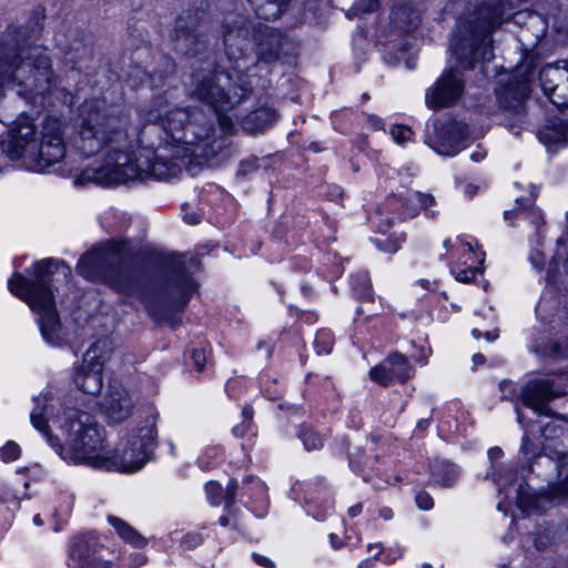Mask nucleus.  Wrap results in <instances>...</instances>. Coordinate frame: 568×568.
Here are the masks:
<instances>
[{"label":"nucleus","mask_w":568,"mask_h":568,"mask_svg":"<svg viewBox=\"0 0 568 568\" xmlns=\"http://www.w3.org/2000/svg\"><path fill=\"white\" fill-rule=\"evenodd\" d=\"M143 116L162 125L164 145L158 151L141 149L138 154L130 153L125 149L128 116L108 112L103 101H84L79 108L75 148L84 156L102 150L106 153L103 163L83 170L75 184L115 185L150 176L166 180L193 164L210 161L225 148V141L215 138L213 123L201 112L171 108L163 97L156 98Z\"/></svg>","instance_id":"nucleus-1"},{"label":"nucleus","mask_w":568,"mask_h":568,"mask_svg":"<svg viewBox=\"0 0 568 568\" xmlns=\"http://www.w3.org/2000/svg\"><path fill=\"white\" fill-rule=\"evenodd\" d=\"M225 52L233 63L229 71H214L203 75L194 85L193 94L216 112L229 111L247 99L252 84L246 71L255 64L248 51L255 45L256 59L273 62L280 58L283 36L266 24L250 26L243 17L226 20L223 24Z\"/></svg>","instance_id":"nucleus-2"},{"label":"nucleus","mask_w":568,"mask_h":568,"mask_svg":"<svg viewBox=\"0 0 568 568\" xmlns=\"http://www.w3.org/2000/svg\"><path fill=\"white\" fill-rule=\"evenodd\" d=\"M77 272L87 280L106 283L120 293L139 294L148 312L159 322L168 321L166 312H182L196 291V283L184 272H178L154 296L143 293L138 271L126 261L123 245L115 242L84 254Z\"/></svg>","instance_id":"nucleus-3"},{"label":"nucleus","mask_w":568,"mask_h":568,"mask_svg":"<svg viewBox=\"0 0 568 568\" xmlns=\"http://www.w3.org/2000/svg\"><path fill=\"white\" fill-rule=\"evenodd\" d=\"M14 30L0 40V98L7 90L24 98L42 94L57 85L51 59L42 48L20 42Z\"/></svg>","instance_id":"nucleus-4"},{"label":"nucleus","mask_w":568,"mask_h":568,"mask_svg":"<svg viewBox=\"0 0 568 568\" xmlns=\"http://www.w3.org/2000/svg\"><path fill=\"white\" fill-rule=\"evenodd\" d=\"M61 272L64 277L71 274L63 263L53 260H42L34 264V281L24 278L16 273L8 282L9 291L23 300L39 315V324L43 338L50 344L59 343L60 321L55 308L54 295L49 285L50 276Z\"/></svg>","instance_id":"nucleus-5"},{"label":"nucleus","mask_w":568,"mask_h":568,"mask_svg":"<svg viewBox=\"0 0 568 568\" xmlns=\"http://www.w3.org/2000/svg\"><path fill=\"white\" fill-rule=\"evenodd\" d=\"M60 427L65 436L64 447H60L61 457L77 465L102 468L105 464V436L91 414L68 408L63 413Z\"/></svg>","instance_id":"nucleus-6"},{"label":"nucleus","mask_w":568,"mask_h":568,"mask_svg":"<svg viewBox=\"0 0 568 568\" xmlns=\"http://www.w3.org/2000/svg\"><path fill=\"white\" fill-rule=\"evenodd\" d=\"M501 18L503 10L498 3L484 2L470 20L459 22L449 48L463 68H473L479 51L483 60L493 58L489 36L501 22Z\"/></svg>","instance_id":"nucleus-7"},{"label":"nucleus","mask_w":568,"mask_h":568,"mask_svg":"<svg viewBox=\"0 0 568 568\" xmlns=\"http://www.w3.org/2000/svg\"><path fill=\"white\" fill-rule=\"evenodd\" d=\"M500 398L509 400L516 406L518 402L539 415H550L548 403L565 394V385L549 378H534L528 381L519 389L511 381L499 383Z\"/></svg>","instance_id":"nucleus-8"},{"label":"nucleus","mask_w":568,"mask_h":568,"mask_svg":"<svg viewBox=\"0 0 568 568\" xmlns=\"http://www.w3.org/2000/svg\"><path fill=\"white\" fill-rule=\"evenodd\" d=\"M156 435L154 417L146 418L144 424L139 427L138 434L130 436L121 450L112 456L104 454L105 464L103 467L122 473H133L141 469L149 460L151 449L155 446Z\"/></svg>","instance_id":"nucleus-9"},{"label":"nucleus","mask_w":568,"mask_h":568,"mask_svg":"<svg viewBox=\"0 0 568 568\" xmlns=\"http://www.w3.org/2000/svg\"><path fill=\"white\" fill-rule=\"evenodd\" d=\"M65 156L63 125L58 119H47L42 125L40 141L27 149V162L34 171H43Z\"/></svg>","instance_id":"nucleus-10"},{"label":"nucleus","mask_w":568,"mask_h":568,"mask_svg":"<svg viewBox=\"0 0 568 568\" xmlns=\"http://www.w3.org/2000/svg\"><path fill=\"white\" fill-rule=\"evenodd\" d=\"M36 125L27 115H20L10 126L6 138L0 141V149L11 160L24 158L27 160V149L37 141Z\"/></svg>","instance_id":"nucleus-11"},{"label":"nucleus","mask_w":568,"mask_h":568,"mask_svg":"<svg viewBox=\"0 0 568 568\" xmlns=\"http://www.w3.org/2000/svg\"><path fill=\"white\" fill-rule=\"evenodd\" d=\"M464 92V80L455 69L446 70L426 93V103L432 109L447 108Z\"/></svg>","instance_id":"nucleus-12"},{"label":"nucleus","mask_w":568,"mask_h":568,"mask_svg":"<svg viewBox=\"0 0 568 568\" xmlns=\"http://www.w3.org/2000/svg\"><path fill=\"white\" fill-rule=\"evenodd\" d=\"M541 88L549 100L558 106L568 105V62L549 64L540 70Z\"/></svg>","instance_id":"nucleus-13"},{"label":"nucleus","mask_w":568,"mask_h":568,"mask_svg":"<svg viewBox=\"0 0 568 568\" xmlns=\"http://www.w3.org/2000/svg\"><path fill=\"white\" fill-rule=\"evenodd\" d=\"M413 375V367L407 358L398 353H394L385 358L381 364L369 371L371 379L382 386H388L397 381L406 382Z\"/></svg>","instance_id":"nucleus-14"},{"label":"nucleus","mask_w":568,"mask_h":568,"mask_svg":"<svg viewBox=\"0 0 568 568\" xmlns=\"http://www.w3.org/2000/svg\"><path fill=\"white\" fill-rule=\"evenodd\" d=\"M102 410L114 423L126 419L133 409V402L128 390L120 384H111L101 404Z\"/></svg>","instance_id":"nucleus-15"},{"label":"nucleus","mask_w":568,"mask_h":568,"mask_svg":"<svg viewBox=\"0 0 568 568\" xmlns=\"http://www.w3.org/2000/svg\"><path fill=\"white\" fill-rule=\"evenodd\" d=\"M102 548L103 546L99 542L97 536L92 534L77 536L70 545V557L75 567L79 568L81 562L97 557Z\"/></svg>","instance_id":"nucleus-16"},{"label":"nucleus","mask_w":568,"mask_h":568,"mask_svg":"<svg viewBox=\"0 0 568 568\" xmlns=\"http://www.w3.org/2000/svg\"><path fill=\"white\" fill-rule=\"evenodd\" d=\"M102 371L99 364H95L93 367L82 362L74 374V383L82 392L97 395L103 386Z\"/></svg>","instance_id":"nucleus-17"},{"label":"nucleus","mask_w":568,"mask_h":568,"mask_svg":"<svg viewBox=\"0 0 568 568\" xmlns=\"http://www.w3.org/2000/svg\"><path fill=\"white\" fill-rule=\"evenodd\" d=\"M535 197L536 195L531 194L527 199L516 200L517 207L513 211H506L505 219L519 217L529 221L535 227H539L544 223V217L541 212L534 207Z\"/></svg>","instance_id":"nucleus-18"},{"label":"nucleus","mask_w":568,"mask_h":568,"mask_svg":"<svg viewBox=\"0 0 568 568\" xmlns=\"http://www.w3.org/2000/svg\"><path fill=\"white\" fill-rule=\"evenodd\" d=\"M52 412H53L52 406L49 407L47 404H40V400H39L37 406L31 412L30 418H31L32 425L37 429H39L40 432H42L44 434L48 442L52 446H57L58 439L54 438L52 435H50L49 430H48V423L51 422V423L55 424L57 422H59L55 418V416L52 415Z\"/></svg>","instance_id":"nucleus-19"},{"label":"nucleus","mask_w":568,"mask_h":568,"mask_svg":"<svg viewBox=\"0 0 568 568\" xmlns=\"http://www.w3.org/2000/svg\"><path fill=\"white\" fill-rule=\"evenodd\" d=\"M112 351L113 343L109 337L98 339L88 348L82 362L93 367L99 364L100 369H103L104 363L111 357Z\"/></svg>","instance_id":"nucleus-20"},{"label":"nucleus","mask_w":568,"mask_h":568,"mask_svg":"<svg viewBox=\"0 0 568 568\" xmlns=\"http://www.w3.org/2000/svg\"><path fill=\"white\" fill-rule=\"evenodd\" d=\"M176 47L186 53H196L204 45V40L194 29H186L180 20L176 29Z\"/></svg>","instance_id":"nucleus-21"},{"label":"nucleus","mask_w":568,"mask_h":568,"mask_svg":"<svg viewBox=\"0 0 568 568\" xmlns=\"http://www.w3.org/2000/svg\"><path fill=\"white\" fill-rule=\"evenodd\" d=\"M539 138L544 143L566 144L568 142V123L558 118L550 119Z\"/></svg>","instance_id":"nucleus-22"},{"label":"nucleus","mask_w":568,"mask_h":568,"mask_svg":"<svg viewBox=\"0 0 568 568\" xmlns=\"http://www.w3.org/2000/svg\"><path fill=\"white\" fill-rule=\"evenodd\" d=\"M108 523L114 528L115 532L123 541L136 548H142L146 545V539L121 518L109 516Z\"/></svg>","instance_id":"nucleus-23"},{"label":"nucleus","mask_w":568,"mask_h":568,"mask_svg":"<svg viewBox=\"0 0 568 568\" xmlns=\"http://www.w3.org/2000/svg\"><path fill=\"white\" fill-rule=\"evenodd\" d=\"M468 126L462 123H452L447 133L443 138L442 146H449L452 151H442L439 153L446 155H454L458 152V144L464 142L468 138Z\"/></svg>","instance_id":"nucleus-24"},{"label":"nucleus","mask_w":568,"mask_h":568,"mask_svg":"<svg viewBox=\"0 0 568 568\" xmlns=\"http://www.w3.org/2000/svg\"><path fill=\"white\" fill-rule=\"evenodd\" d=\"M433 477L440 485L450 486L458 476L456 467L447 462H438L432 466Z\"/></svg>","instance_id":"nucleus-25"},{"label":"nucleus","mask_w":568,"mask_h":568,"mask_svg":"<svg viewBox=\"0 0 568 568\" xmlns=\"http://www.w3.org/2000/svg\"><path fill=\"white\" fill-rule=\"evenodd\" d=\"M256 14L265 20L280 17V6L276 0H248Z\"/></svg>","instance_id":"nucleus-26"},{"label":"nucleus","mask_w":568,"mask_h":568,"mask_svg":"<svg viewBox=\"0 0 568 568\" xmlns=\"http://www.w3.org/2000/svg\"><path fill=\"white\" fill-rule=\"evenodd\" d=\"M351 284L359 297H371V281L366 272H358L355 275H352Z\"/></svg>","instance_id":"nucleus-27"},{"label":"nucleus","mask_w":568,"mask_h":568,"mask_svg":"<svg viewBox=\"0 0 568 568\" xmlns=\"http://www.w3.org/2000/svg\"><path fill=\"white\" fill-rule=\"evenodd\" d=\"M407 202L413 206V215H415L418 210L427 209L435 204V199L430 194L420 193L418 191L409 192Z\"/></svg>","instance_id":"nucleus-28"},{"label":"nucleus","mask_w":568,"mask_h":568,"mask_svg":"<svg viewBox=\"0 0 568 568\" xmlns=\"http://www.w3.org/2000/svg\"><path fill=\"white\" fill-rule=\"evenodd\" d=\"M497 98L499 104L505 109H516L521 103V94L511 93L509 90L504 89L501 91H497Z\"/></svg>","instance_id":"nucleus-29"},{"label":"nucleus","mask_w":568,"mask_h":568,"mask_svg":"<svg viewBox=\"0 0 568 568\" xmlns=\"http://www.w3.org/2000/svg\"><path fill=\"white\" fill-rule=\"evenodd\" d=\"M300 438L307 450L318 449L323 444L321 436L311 428H303Z\"/></svg>","instance_id":"nucleus-30"},{"label":"nucleus","mask_w":568,"mask_h":568,"mask_svg":"<svg viewBox=\"0 0 568 568\" xmlns=\"http://www.w3.org/2000/svg\"><path fill=\"white\" fill-rule=\"evenodd\" d=\"M205 493L207 496V500L212 506H219L224 498L223 488L216 481H209L205 485Z\"/></svg>","instance_id":"nucleus-31"},{"label":"nucleus","mask_w":568,"mask_h":568,"mask_svg":"<svg viewBox=\"0 0 568 568\" xmlns=\"http://www.w3.org/2000/svg\"><path fill=\"white\" fill-rule=\"evenodd\" d=\"M274 119V113L272 110L263 108L258 109L252 114L248 115L246 120V124L248 125L250 122H262L257 123L256 128L262 129L264 123L270 122Z\"/></svg>","instance_id":"nucleus-32"},{"label":"nucleus","mask_w":568,"mask_h":568,"mask_svg":"<svg viewBox=\"0 0 568 568\" xmlns=\"http://www.w3.org/2000/svg\"><path fill=\"white\" fill-rule=\"evenodd\" d=\"M21 448L20 446L14 442H8L2 448H1V459L4 463L17 460L20 457Z\"/></svg>","instance_id":"nucleus-33"},{"label":"nucleus","mask_w":568,"mask_h":568,"mask_svg":"<svg viewBox=\"0 0 568 568\" xmlns=\"http://www.w3.org/2000/svg\"><path fill=\"white\" fill-rule=\"evenodd\" d=\"M390 134L397 143H404L410 139L412 131L403 125H395L390 130Z\"/></svg>","instance_id":"nucleus-34"},{"label":"nucleus","mask_w":568,"mask_h":568,"mask_svg":"<svg viewBox=\"0 0 568 568\" xmlns=\"http://www.w3.org/2000/svg\"><path fill=\"white\" fill-rule=\"evenodd\" d=\"M416 505L422 510H429L434 506L433 497L426 491H419L415 497Z\"/></svg>","instance_id":"nucleus-35"},{"label":"nucleus","mask_w":568,"mask_h":568,"mask_svg":"<svg viewBox=\"0 0 568 568\" xmlns=\"http://www.w3.org/2000/svg\"><path fill=\"white\" fill-rule=\"evenodd\" d=\"M202 542V537L197 532L186 534L182 539V546L186 549H193Z\"/></svg>","instance_id":"nucleus-36"},{"label":"nucleus","mask_w":568,"mask_h":568,"mask_svg":"<svg viewBox=\"0 0 568 568\" xmlns=\"http://www.w3.org/2000/svg\"><path fill=\"white\" fill-rule=\"evenodd\" d=\"M79 568H110V564L106 560H103L99 556L92 557L91 560H87L81 562Z\"/></svg>","instance_id":"nucleus-37"},{"label":"nucleus","mask_w":568,"mask_h":568,"mask_svg":"<svg viewBox=\"0 0 568 568\" xmlns=\"http://www.w3.org/2000/svg\"><path fill=\"white\" fill-rule=\"evenodd\" d=\"M236 489L237 481L235 479L230 480L224 494V501L226 507H230L233 504Z\"/></svg>","instance_id":"nucleus-38"},{"label":"nucleus","mask_w":568,"mask_h":568,"mask_svg":"<svg viewBox=\"0 0 568 568\" xmlns=\"http://www.w3.org/2000/svg\"><path fill=\"white\" fill-rule=\"evenodd\" d=\"M257 168V159L252 158L241 162L239 174L245 175Z\"/></svg>","instance_id":"nucleus-39"},{"label":"nucleus","mask_w":568,"mask_h":568,"mask_svg":"<svg viewBox=\"0 0 568 568\" xmlns=\"http://www.w3.org/2000/svg\"><path fill=\"white\" fill-rule=\"evenodd\" d=\"M192 359L194 363V366L197 368V371H202L205 365V353L203 349H194L192 352Z\"/></svg>","instance_id":"nucleus-40"},{"label":"nucleus","mask_w":568,"mask_h":568,"mask_svg":"<svg viewBox=\"0 0 568 568\" xmlns=\"http://www.w3.org/2000/svg\"><path fill=\"white\" fill-rule=\"evenodd\" d=\"M475 275H476V270H474V268L463 270L457 273L456 280L458 282L469 283L475 278Z\"/></svg>","instance_id":"nucleus-41"},{"label":"nucleus","mask_w":568,"mask_h":568,"mask_svg":"<svg viewBox=\"0 0 568 568\" xmlns=\"http://www.w3.org/2000/svg\"><path fill=\"white\" fill-rule=\"evenodd\" d=\"M253 559H254V561L257 565H260L262 567H265V568H273L274 567V562L271 559H268V558H266V557H264L262 555H258V554L254 552L253 554Z\"/></svg>","instance_id":"nucleus-42"},{"label":"nucleus","mask_w":568,"mask_h":568,"mask_svg":"<svg viewBox=\"0 0 568 568\" xmlns=\"http://www.w3.org/2000/svg\"><path fill=\"white\" fill-rule=\"evenodd\" d=\"M361 8L366 12H373L378 8V0H362Z\"/></svg>","instance_id":"nucleus-43"},{"label":"nucleus","mask_w":568,"mask_h":568,"mask_svg":"<svg viewBox=\"0 0 568 568\" xmlns=\"http://www.w3.org/2000/svg\"><path fill=\"white\" fill-rule=\"evenodd\" d=\"M219 123L223 132L227 133L232 129V121L227 116H219Z\"/></svg>","instance_id":"nucleus-44"},{"label":"nucleus","mask_w":568,"mask_h":568,"mask_svg":"<svg viewBox=\"0 0 568 568\" xmlns=\"http://www.w3.org/2000/svg\"><path fill=\"white\" fill-rule=\"evenodd\" d=\"M368 551L369 552H373V560L376 559L378 557V555L381 554L382 551V547L379 545H369L368 546Z\"/></svg>","instance_id":"nucleus-45"},{"label":"nucleus","mask_w":568,"mask_h":568,"mask_svg":"<svg viewBox=\"0 0 568 568\" xmlns=\"http://www.w3.org/2000/svg\"><path fill=\"white\" fill-rule=\"evenodd\" d=\"M362 511V505L361 504H357L355 506H352L349 507L348 509V514L352 516V517H355L357 515H359Z\"/></svg>","instance_id":"nucleus-46"},{"label":"nucleus","mask_w":568,"mask_h":568,"mask_svg":"<svg viewBox=\"0 0 568 568\" xmlns=\"http://www.w3.org/2000/svg\"><path fill=\"white\" fill-rule=\"evenodd\" d=\"M379 514H381V517H383L385 520H389V519H392V517H393V511H392V509H390V508H387V507H385V508L381 509V513H379Z\"/></svg>","instance_id":"nucleus-47"},{"label":"nucleus","mask_w":568,"mask_h":568,"mask_svg":"<svg viewBox=\"0 0 568 568\" xmlns=\"http://www.w3.org/2000/svg\"><path fill=\"white\" fill-rule=\"evenodd\" d=\"M488 455L491 459L499 458L501 456V450L498 447H494L489 449Z\"/></svg>","instance_id":"nucleus-48"},{"label":"nucleus","mask_w":568,"mask_h":568,"mask_svg":"<svg viewBox=\"0 0 568 568\" xmlns=\"http://www.w3.org/2000/svg\"><path fill=\"white\" fill-rule=\"evenodd\" d=\"M373 565H374V560L372 558H367V559L362 560L358 564V568H372Z\"/></svg>","instance_id":"nucleus-49"},{"label":"nucleus","mask_w":568,"mask_h":568,"mask_svg":"<svg viewBox=\"0 0 568 568\" xmlns=\"http://www.w3.org/2000/svg\"><path fill=\"white\" fill-rule=\"evenodd\" d=\"M329 539H331V544L334 548L337 549L342 546L341 540L338 539V537L335 534H331Z\"/></svg>","instance_id":"nucleus-50"},{"label":"nucleus","mask_w":568,"mask_h":568,"mask_svg":"<svg viewBox=\"0 0 568 568\" xmlns=\"http://www.w3.org/2000/svg\"><path fill=\"white\" fill-rule=\"evenodd\" d=\"M184 220H185V222H187L189 224H197V223H199V217H197L195 214L185 215V216H184Z\"/></svg>","instance_id":"nucleus-51"},{"label":"nucleus","mask_w":568,"mask_h":568,"mask_svg":"<svg viewBox=\"0 0 568 568\" xmlns=\"http://www.w3.org/2000/svg\"><path fill=\"white\" fill-rule=\"evenodd\" d=\"M470 158H471L473 161L479 162V161H481L485 158V153L479 152V151L478 152H474V153H471Z\"/></svg>","instance_id":"nucleus-52"},{"label":"nucleus","mask_w":568,"mask_h":568,"mask_svg":"<svg viewBox=\"0 0 568 568\" xmlns=\"http://www.w3.org/2000/svg\"><path fill=\"white\" fill-rule=\"evenodd\" d=\"M477 186L476 185H473V184H468L465 189V192L468 194V195H474L476 192H477Z\"/></svg>","instance_id":"nucleus-53"},{"label":"nucleus","mask_w":568,"mask_h":568,"mask_svg":"<svg viewBox=\"0 0 568 568\" xmlns=\"http://www.w3.org/2000/svg\"><path fill=\"white\" fill-rule=\"evenodd\" d=\"M473 361L476 365L484 363V356L481 354H475Z\"/></svg>","instance_id":"nucleus-54"},{"label":"nucleus","mask_w":568,"mask_h":568,"mask_svg":"<svg viewBox=\"0 0 568 568\" xmlns=\"http://www.w3.org/2000/svg\"><path fill=\"white\" fill-rule=\"evenodd\" d=\"M219 523L221 526H227L229 525V518L226 516H222L219 519Z\"/></svg>","instance_id":"nucleus-55"},{"label":"nucleus","mask_w":568,"mask_h":568,"mask_svg":"<svg viewBox=\"0 0 568 568\" xmlns=\"http://www.w3.org/2000/svg\"><path fill=\"white\" fill-rule=\"evenodd\" d=\"M405 11L404 8H398L395 11H393L394 17L397 19L400 14H403Z\"/></svg>","instance_id":"nucleus-56"},{"label":"nucleus","mask_w":568,"mask_h":568,"mask_svg":"<svg viewBox=\"0 0 568 568\" xmlns=\"http://www.w3.org/2000/svg\"><path fill=\"white\" fill-rule=\"evenodd\" d=\"M243 414H244L246 417L251 418V417H252V414H253L252 408H250V407H245V408L243 409Z\"/></svg>","instance_id":"nucleus-57"},{"label":"nucleus","mask_w":568,"mask_h":568,"mask_svg":"<svg viewBox=\"0 0 568 568\" xmlns=\"http://www.w3.org/2000/svg\"><path fill=\"white\" fill-rule=\"evenodd\" d=\"M33 523L37 525V526H41L42 525V519L40 517V515H36L33 517Z\"/></svg>","instance_id":"nucleus-58"},{"label":"nucleus","mask_w":568,"mask_h":568,"mask_svg":"<svg viewBox=\"0 0 568 568\" xmlns=\"http://www.w3.org/2000/svg\"><path fill=\"white\" fill-rule=\"evenodd\" d=\"M560 494H568V480L562 485V490Z\"/></svg>","instance_id":"nucleus-59"},{"label":"nucleus","mask_w":568,"mask_h":568,"mask_svg":"<svg viewBox=\"0 0 568 568\" xmlns=\"http://www.w3.org/2000/svg\"><path fill=\"white\" fill-rule=\"evenodd\" d=\"M473 335L476 337V338H479L480 337V332L478 329H473Z\"/></svg>","instance_id":"nucleus-60"},{"label":"nucleus","mask_w":568,"mask_h":568,"mask_svg":"<svg viewBox=\"0 0 568 568\" xmlns=\"http://www.w3.org/2000/svg\"><path fill=\"white\" fill-rule=\"evenodd\" d=\"M444 246L448 250L450 247V240H445Z\"/></svg>","instance_id":"nucleus-61"},{"label":"nucleus","mask_w":568,"mask_h":568,"mask_svg":"<svg viewBox=\"0 0 568 568\" xmlns=\"http://www.w3.org/2000/svg\"><path fill=\"white\" fill-rule=\"evenodd\" d=\"M486 336H487V338H489V339H494V338H496V335H494V336H493L490 333H487V334H486Z\"/></svg>","instance_id":"nucleus-62"},{"label":"nucleus","mask_w":568,"mask_h":568,"mask_svg":"<svg viewBox=\"0 0 568 568\" xmlns=\"http://www.w3.org/2000/svg\"><path fill=\"white\" fill-rule=\"evenodd\" d=\"M516 412H517V418H518V420H520V412H519V409L516 408Z\"/></svg>","instance_id":"nucleus-63"},{"label":"nucleus","mask_w":568,"mask_h":568,"mask_svg":"<svg viewBox=\"0 0 568 568\" xmlns=\"http://www.w3.org/2000/svg\"><path fill=\"white\" fill-rule=\"evenodd\" d=\"M170 325L172 326V328H175L176 323L175 322H171Z\"/></svg>","instance_id":"nucleus-64"}]
</instances>
